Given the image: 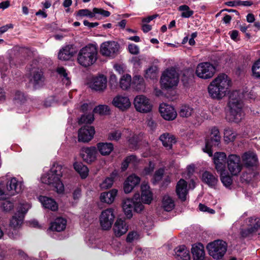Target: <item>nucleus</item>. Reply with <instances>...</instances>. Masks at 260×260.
Wrapping results in <instances>:
<instances>
[{"instance_id":"54","label":"nucleus","mask_w":260,"mask_h":260,"mask_svg":"<svg viewBox=\"0 0 260 260\" xmlns=\"http://www.w3.org/2000/svg\"><path fill=\"white\" fill-rule=\"evenodd\" d=\"M1 207L4 211L8 212L13 209L14 204L12 202L9 201L5 200L2 203Z\"/></svg>"},{"instance_id":"14","label":"nucleus","mask_w":260,"mask_h":260,"mask_svg":"<svg viewBox=\"0 0 260 260\" xmlns=\"http://www.w3.org/2000/svg\"><path fill=\"white\" fill-rule=\"evenodd\" d=\"M134 104L137 111L146 113L152 109L150 100L144 95H137L134 99Z\"/></svg>"},{"instance_id":"32","label":"nucleus","mask_w":260,"mask_h":260,"mask_svg":"<svg viewBox=\"0 0 260 260\" xmlns=\"http://www.w3.org/2000/svg\"><path fill=\"white\" fill-rule=\"evenodd\" d=\"M113 230L116 237H120L126 233L128 226L124 220L121 218L117 219L115 222Z\"/></svg>"},{"instance_id":"37","label":"nucleus","mask_w":260,"mask_h":260,"mask_svg":"<svg viewBox=\"0 0 260 260\" xmlns=\"http://www.w3.org/2000/svg\"><path fill=\"white\" fill-rule=\"evenodd\" d=\"M6 188L8 191H11V195H14L16 193H18L21 190V188L18 187V181L15 177L11 178V180L7 182Z\"/></svg>"},{"instance_id":"27","label":"nucleus","mask_w":260,"mask_h":260,"mask_svg":"<svg viewBox=\"0 0 260 260\" xmlns=\"http://www.w3.org/2000/svg\"><path fill=\"white\" fill-rule=\"evenodd\" d=\"M242 158L244 165L246 168H250L256 166L258 158L255 153L250 152H245Z\"/></svg>"},{"instance_id":"63","label":"nucleus","mask_w":260,"mask_h":260,"mask_svg":"<svg viewBox=\"0 0 260 260\" xmlns=\"http://www.w3.org/2000/svg\"><path fill=\"white\" fill-rule=\"evenodd\" d=\"M137 236V233L136 232L133 231L129 232L126 237V241L127 242L131 243L135 239V237Z\"/></svg>"},{"instance_id":"61","label":"nucleus","mask_w":260,"mask_h":260,"mask_svg":"<svg viewBox=\"0 0 260 260\" xmlns=\"http://www.w3.org/2000/svg\"><path fill=\"white\" fill-rule=\"evenodd\" d=\"M199 208L200 211L203 212H207L210 214H214L215 211L214 210L210 208L204 204L200 203L199 205Z\"/></svg>"},{"instance_id":"39","label":"nucleus","mask_w":260,"mask_h":260,"mask_svg":"<svg viewBox=\"0 0 260 260\" xmlns=\"http://www.w3.org/2000/svg\"><path fill=\"white\" fill-rule=\"evenodd\" d=\"M127 140L129 148L131 149L136 150L139 148V143L141 139L139 135L134 134L132 136L127 138Z\"/></svg>"},{"instance_id":"4","label":"nucleus","mask_w":260,"mask_h":260,"mask_svg":"<svg viewBox=\"0 0 260 260\" xmlns=\"http://www.w3.org/2000/svg\"><path fill=\"white\" fill-rule=\"evenodd\" d=\"M122 207L127 219H131L133 217V211L136 213H140L144 208L139 193H135L132 199H124L122 203Z\"/></svg>"},{"instance_id":"57","label":"nucleus","mask_w":260,"mask_h":260,"mask_svg":"<svg viewBox=\"0 0 260 260\" xmlns=\"http://www.w3.org/2000/svg\"><path fill=\"white\" fill-rule=\"evenodd\" d=\"M14 99L20 103H24L26 100L24 93L19 90L16 91Z\"/></svg>"},{"instance_id":"55","label":"nucleus","mask_w":260,"mask_h":260,"mask_svg":"<svg viewBox=\"0 0 260 260\" xmlns=\"http://www.w3.org/2000/svg\"><path fill=\"white\" fill-rule=\"evenodd\" d=\"M226 163V162H214L215 169L219 174L226 172L225 170Z\"/></svg>"},{"instance_id":"31","label":"nucleus","mask_w":260,"mask_h":260,"mask_svg":"<svg viewBox=\"0 0 260 260\" xmlns=\"http://www.w3.org/2000/svg\"><path fill=\"white\" fill-rule=\"evenodd\" d=\"M41 201L43 207L52 211H56L58 209V206L54 199L46 196H40Z\"/></svg>"},{"instance_id":"56","label":"nucleus","mask_w":260,"mask_h":260,"mask_svg":"<svg viewBox=\"0 0 260 260\" xmlns=\"http://www.w3.org/2000/svg\"><path fill=\"white\" fill-rule=\"evenodd\" d=\"M128 50L131 54L134 55H137L140 52L139 47L137 45L132 43L128 45Z\"/></svg>"},{"instance_id":"36","label":"nucleus","mask_w":260,"mask_h":260,"mask_svg":"<svg viewBox=\"0 0 260 260\" xmlns=\"http://www.w3.org/2000/svg\"><path fill=\"white\" fill-rule=\"evenodd\" d=\"M131 85L137 91L143 90L145 89V82L142 76L135 75L132 79Z\"/></svg>"},{"instance_id":"21","label":"nucleus","mask_w":260,"mask_h":260,"mask_svg":"<svg viewBox=\"0 0 260 260\" xmlns=\"http://www.w3.org/2000/svg\"><path fill=\"white\" fill-rule=\"evenodd\" d=\"M140 178L135 174L128 176L123 183L124 192L125 193L131 192L135 187L140 184Z\"/></svg>"},{"instance_id":"18","label":"nucleus","mask_w":260,"mask_h":260,"mask_svg":"<svg viewBox=\"0 0 260 260\" xmlns=\"http://www.w3.org/2000/svg\"><path fill=\"white\" fill-rule=\"evenodd\" d=\"M107 78L104 75L92 77L90 82V87L95 91H103L107 86Z\"/></svg>"},{"instance_id":"33","label":"nucleus","mask_w":260,"mask_h":260,"mask_svg":"<svg viewBox=\"0 0 260 260\" xmlns=\"http://www.w3.org/2000/svg\"><path fill=\"white\" fill-rule=\"evenodd\" d=\"M118 190L113 188L108 191L103 192L101 194L100 200L102 202L110 204L112 203L117 196Z\"/></svg>"},{"instance_id":"62","label":"nucleus","mask_w":260,"mask_h":260,"mask_svg":"<svg viewBox=\"0 0 260 260\" xmlns=\"http://www.w3.org/2000/svg\"><path fill=\"white\" fill-rule=\"evenodd\" d=\"M153 170L154 166L151 161H149L148 167H146L144 169V173L146 175H148L151 174Z\"/></svg>"},{"instance_id":"20","label":"nucleus","mask_w":260,"mask_h":260,"mask_svg":"<svg viewBox=\"0 0 260 260\" xmlns=\"http://www.w3.org/2000/svg\"><path fill=\"white\" fill-rule=\"evenodd\" d=\"M81 157L84 161L90 164L97 159L98 152L95 146H90L83 148Z\"/></svg>"},{"instance_id":"38","label":"nucleus","mask_w":260,"mask_h":260,"mask_svg":"<svg viewBox=\"0 0 260 260\" xmlns=\"http://www.w3.org/2000/svg\"><path fill=\"white\" fill-rule=\"evenodd\" d=\"M74 168L80 174L82 179H85L87 177L89 170L87 167L83 165V163L75 162L74 164Z\"/></svg>"},{"instance_id":"47","label":"nucleus","mask_w":260,"mask_h":260,"mask_svg":"<svg viewBox=\"0 0 260 260\" xmlns=\"http://www.w3.org/2000/svg\"><path fill=\"white\" fill-rule=\"evenodd\" d=\"M252 76L256 79H260V58L255 61L251 68Z\"/></svg>"},{"instance_id":"50","label":"nucleus","mask_w":260,"mask_h":260,"mask_svg":"<svg viewBox=\"0 0 260 260\" xmlns=\"http://www.w3.org/2000/svg\"><path fill=\"white\" fill-rule=\"evenodd\" d=\"M228 158L224 152H216L213 156L214 162H227Z\"/></svg>"},{"instance_id":"5","label":"nucleus","mask_w":260,"mask_h":260,"mask_svg":"<svg viewBox=\"0 0 260 260\" xmlns=\"http://www.w3.org/2000/svg\"><path fill=\"white\" fill-rule=\"evenodd\" d=\"M97 53L96 49L93 46H86L80 50L78 56V62L83 67L90 66L96 60Z\"/></svg>"},{"instance_id":"2","label":"nucleus","mask_w":260,"mask_h":260,"mask_svg":"<svg viewBox=\"0 0 260 260\" xmlns=\"http://www.w3.org/2000/svg\"><path fill=\"white\" fill-rule=\"evenodd\" d=\"M231 83V80L225 74H219L208 86L210 96L214 99H222L225 96Z\"/></svg>"},{"instance_id":"1","label":"nucleus","mask_w":260,"mask_h":260,"mask_svg":"<svg viewBox=\"0 0 260 260\" xmlns=\"http://www.w3.org/2000/svg\"><path fill=\"white\" fill-rule=\"evenodd\" d=\"M229 111L226 115V119L230 122H239L243 116V102L239 92L233 91L229 95L228 104Z\"/></svg>"},{"instance_id":"40","label":"nucleus","mask_w":260,"mask_h":260,"mask_svg":"<svg viewBox=\"0 0 260 260\" xmlns=\"http://www.w3.org/2000/svg\"><path fill=\"white\" fill-rule=\"evenodd\" d=\"M162 204L164 210L168 212L172 211L175 207L174 201L169 196H164Z\"/></svg>"},{"instance_id":"46","label":"nucleus","mask_w":260,"mask_h":260,"mask_svg":"<svg viewBox=\"0 0 260 260\" xmlns=\"http://www.w3.org/2000/svg\"><path fill=\"white\" fill-rule=\"evenodd\" d=\"M179 11H182L181 17L183 18H189L194 14V11L190 10V8L186 5L180 6L178 7Z\"/></svg>"},{"instance_id":"23","label":"nucleus","mask_w":260,"mask_h":260,"mask_svg":"<svg viewBox=\"0 0 260 260\" xmlns=\"http://www.w3.org/2000/svg\"><path fill=\"white\" fill-rule=\"evenodd\" d=\"M112 104L121 111L127 110L131 105L129 99L126 96L118 95L114 98Z\"/></svg>"},{"instance_id":"29","label":"nucleus","mask_w":260,"mask_h":260,"mask_svg":"<svg viewBox=\"0 0 260 260\" xmlns=\"http://www.w3.org/2000/svg\"><path fill=\"white\" fill-rule=\"evenodd\" d=\"M191 250L193 260H205L204 247L202 243L192 245Z\"/></svg>"},{"instance_id":"10","label":"nucleus","mask_w":260,"mask_h":260,"mask_svg":"<svg viewBox=\"0 0 260 260\" xmlns=\"http://www.w3.org/2000/svg\"><path fill=\"white\" fill-rule=\"evenodd\" d=\"M216 72L215 67L210 62L199 63L196 68L195 73L200 78L208 79L211 78Z\"/></svg>"},{"instance_id":"30","label":"nucleus","mask_w":260,"mask_h":260,"mask_svg":"<svg viewBox=\"0 0 260 260\" xmlns=\"http://www.w3.org/2000/svg\"><path fill=\"white\" fill-rule=\"evenodd\" d=\"M174 251L175 257L178 259L189 260L190 259L189 250L184 245L177 246Z\"/></svg>"},{"instance_id":"17","label":"nucleus","mask_w":260,"mask_h":260,"mask_svg":"<svg viewBox=\"0 0 260 260\" xmlns=\"http://www.w3.org/2000/svg\"><path fill=\"white\" fill-rule=\"evenodd\" d=\"M45 77L43 72L39 69H36L31 73L30 82L35 89H38L44 84Z\"/></svg>"},{"instance_id":"19","label":"nucleus","mask_w":260,"mask_h":260,"mask_svg":"<svg viewBox=\"0 0 260 260\" xmlns=\"http://www.w3.org/2000/svg\"><path fill=\"white\" fill-rule=\"evenodd\" d=\"M159 111L161 117L166 120H173L177 116V113L174 107L168 104H160Z\"/></svg>"},{"instance_id":"11","label":"nucleus","mask_w":260,"mask_h":260,"mask_svg":"<svg viewBox=\"0 0 260 260\" xmlns=\"http://www.w3.org/2000/svg\"><path fill=\"white\" fill-rule=\"evenodd\" d=\"M119 44L115 41H107L101 45L100 52L105 56L114 58L119 53Z\"/></svg>"},{"instance_id":"34","label":"nucleus","mask_w":260,"mask_h":260,"mask_svg":"<svg viewBox=\"0 0 260 260\" xmlns=\"http://www.w3.org/2000/svg\"><path fill=\"white\" fill-rule=\"evenodd\" d=\"M67 225V220L62 217H57L51 223L49 229L52 231L61 232L63 231Z\"/></svg>"},{"instance_id":"25","label":"nucleus","mask_w":260,"mask_h":260,"mask_svg":"<svg viewBox=\"0 0 260 260\" xmlns=\"http://www.w3.org/2000/svg\"><path fill=\"white\" fill-rule=\"evenodd\" d=\"M187 185V182L183 179H180L176 186L177 195L182 202H184L186 200V195L188 193Z\"/></svg>"},{"instance_id":"26","label":"nucleus","mask_w":260,"mask_h":260,"mask_svg":"<svg viewBox=\"0 0 260 260\" xmlns=\"http://www.w3.org/2000/svg\"><path fill=\"white\" fill-rule=\"evenodd\" d=\"M97 152L102 156H108L114 150V145L111 142H98L96 144Z\"/></svg>"},{"instance_id":"64","label":"nucleus","mask_w":260,"mask_h":260,"mask_svg":"<svg viewBox=\"0 0 260 260\" xmlns=\"http://www.w3.org/2000/svg\"><path fill=\"white\" fill-rule=\"evenodd\" d=\"M81 195V189L80 188H76L73 192V198L74 200H78Z\"/></svg>"},{"instance_id":"60","label":"nucleus","mask_w":260,"mask_h":260,"mask_svg":"<svg viewBox=\"0 0 260 260\" xmlns=\"http://www.w3.org/2000/svg\"><path fill=\"white\" fill-rule=\"evenodd\" d=\"M114 182L112 179H109L108 177H106V179L103 181L101 184L102 188H109L112 187Z\"/></svg>"},{"instance_id":"59","label":"nucleus","mask_w":260,"mask_h":260,"mask_svg":"<svg viewBox=\"0 0 260 260\" xmlns=\"http://www.w3.org/2000/svg\"><path fill=\"white\" fill-rule=\"evenodd\" d=\"M164 175V170L159 169L156 170L154 173L153 178L155 182H158L162 179Z\"/></svg>"},{"instance_id":"9","label":"nucleus","mask_w":260,"mask_h":260,"mask_svg":"<svg viewBox=\"0 0 260 260\" xmlns=\"http://www.w3.org/2000/svg\"><path fill=\"white\" fill-rule=\"evenodd\" d=\"M179 82L178 74L172 67L166 69L162 73L160 80L162 88L168 89L177 85Z\"/></svg>"},{"instance_id":"58","label":"nucleus","mask_w":260,"mask_h":260,"mask_svg":"<svg viewBox=\"0 0 260 260\" xmlns=\"http://www.w3.org/2000/svg\"><path fill=\"white\" fill-rule=\"evenodd\" d=\"M93 11L97 14H101L105 17H109L110 15V12L101 8H94Z\"/></svg>"},{"instance_id":"15","label":"nucleus","mask_w":260,"mask_h":260,"mask_svg":"<svg viewBox=\"0 0 260 260\" xmlns=\"http://www.w3.org/2000/svg\"><path fill=\"white\" fill-rule=\"evenodd\" d=\"M95 134L94 127L85 125L82 126L78 132V140L79 142L88 143L92 140Z\"/></svg>"},{"instance_id":"53","label":"nucleus","mask_w":260,"mask_h":260,"mask_svg":"<svg viewBox=\"0 0 260 260\" xmlns=\"http://www.w3.org/2000/svg\"><path fill=\"white\" fill-rule=\"evenodd\" d=\"M157 76V68L156 67L151 66L148 68L145 71V77L147 79H154Z\"/></svg>"},{"instance_id":"8","label":"nucleus","mask_w":260,"mask_h":260,"mask_svg":"<svg viewBox=\"0 0 260 260\" xmlns=\"http://www.w3.org/2000/svg\"><path fill=\"white\" fill-rule=\"evenodd\" d=\"M227 243L222 240H217L208 243L207 249L210 256L214 259H221L227 251Z\"/></svg>"},{"instance_id":"43","label":"nucleus","mask_w":260,"mask_h":260,"mask_svg":"<svg viewBox=\"0 0 260 260\" xmlns=\"http://www.w3.org/2000/svg\"><path fill=\"white\" fill-rule=\"evenodd\" d=\"M137 160V156L135 155H131L126 156L121 162V172L125 171L131 162H134Z\"/></svg>"},{"instance_id":"51","label":"nucleus","mask_w":260,"mask_h":260,"mask_svg":"<svg viewBox=\"0 0 260 260\" xmlns=\"http://www.w3.org/2000/svg\"><path fill=\"white\" fill-rule=\"evenodd\" d=\"M94 120V116L92 114H83L78 120L79 124H91Z\"/></svg>"},{"instance_id":"16","label":"nucleus","mask_w":260,"mask_h":260,"mask_svg":"<svg viewBox=\"0 0 260 260\" xmlns=\"http://www.w3.org/2000/svg\"><path fill=\"white\" fill-rule=\"evenodd\" d=\"M27 211L23 206H21L10 219L9 225L13 229L15 233L17 232L15 229L22 224Z\"/></svg>"},{"instance_id":"28","label":"nucleus","mask_w":260,"mask_h":260,"mask_svg":"<svg viewBox=\"0 0 260 260\" xmlns=\"http://www.w3.org/2000/svg\"><path fill=\"white\" fill-rule=\"evenodd\" d=\"M202 181L212 188H215L218 182L217 177L206 171L202 174Z\"/></svg>"},{"instance_id":"6","label":"nucleus","mask_w":260,"mask_h":260,"mask_svg":"<svg viewBox=\"0 0 260 260\" xmlns=\"http://www.w3.org/2000/svg\"><path fill=\"white\" fill-rule=\"evenodd\" d=\"M260 229V218L255 216L247 219V226L240 229L239 235L241 239H251Z\"/></svg>"},{"instance_id":"49","label":"nucleus","mask_w":260,"mask_h":260,"mask_svg":"<svg viewBox=\"0 0 260 260\" xmlns=\"http://www.w3.org/2000/svg\"><path fill=\"white\" fill-rule=\"evenodd\" d=\"M110 109L108 106L100 105L95 107L93 112L100 115H108L110 114Z\"/></svg>"},{"instance_id":"7","label":"nucleus","mask_w":260,"mask_h":260,"mask_svg":"<svg viewBox=\"0 0 260 260\" xmlns=\"http://www.w3.org/2000/svg\"><path fill=\"white\" fill-rule=\"evenodd\" d=\"M221 137L218 128L213 127L211 129L210 135L206 137L205 146L203 151L207 153L209 156L213 155V149L218 147L220 144Z\"/></svg>"},{"instance_id":"3","label":"nucleus","mask_w":260,"mask_h":260,"mask_svg":"<svg viewBox=\"0 0 260 260\" xmlns=\"http://www.w3.org/2000/svg\"><path fill=\"white\" fill-rule=\"evenodd\" d=\"M61 165L54 164L49 171L41 177L42 183L51 185L58 193H62L64 191V185L61 181Z\"/></svg>"},{"instance_id":"41","label":"nucleus","mask_w":260,"mask_h":260,"mask_svg":"<svg viewBox=\"0 0 260 260\" xmlns=\"http://www.w3.org/2000/svg\"><path fill=\"white\" fill-rule=\"evenodd\" d=\"M193 109L187 105H182L179 109V115L180 117L187 118L193 112Z\"/></svg>"},{"instance_id":"24","label":"nucleus","mask_w":260,"mask_h":260,"mask_svg":"<svg viewBox=\"0 0 260 260\" xmlns=\"http://www.w3.org/2000/svg\"><path fill=\"white\" fill-rule=\"evenodd\" d=\"M73 45H68L62 48L58 54V58L61 60H68L76 53Z\"/></svg>"},{"instance_id":"12","label":"nucleus","mask_w":260,"mask_h":260,"mask_svg":"<svg viewBox=\"0 0 260 260\" xmlns=\"http://www.w3.org/2000/svg\"><path fill=\"white\" fill-rule=\"evenodd\" d=\"M228 168L232 176L237 175L241 171L243 165L241 158L236 154H230L228 157Z\"/></svg>"},{"instance_id":"52","label":"nucleus","mask_w":260,"mask_h":260,"mask_svg":"<svg viewBox=\"0 0 260 260\" xmlns=\"http://www.w3.org/2000/svg\"><path fill=\"white\" fill-rule=\"evenodd\" d=\"M236 134L233 133V131L230 128L224 129V139L225 141L228 142H233L236 139Z\"/></svg>"},{"instance_id":"48","label":"nucleus","mask_w":260,"mask_h":260,"mask_svg":"<svg viewBox=\"0 0 260 260\" xmlns=\"http://www.w3.org/2000/svg\"><path fill=\"white\" fill-rule=\"evenodd\" d=\"M122 133L119 130L111 132L107 135V139L111 141H118L121 138Z\"/></svg>"},{"instance_id":"35","label":"nucleus","mask_w":260,"mask_h":260,"mask_svg":"<svg viewBox=\"0 0 260 260\" xmlns=\"http://www.w3.org/2000/svg\"><path fill=\"white\" fill-rule=\"evenodd\" d=\"M159 140L161 141L162 145L168 150L172 149V144L176 142L175 137L169 133H164L161 135Z\"/></svg>"},{"instance_id":"44","label":"nucleus","mask_w":260,"mask_h":260,"mask_svg":"<svg viewBox=\"0 0 260 260\" xmlns=\"http://www.w3.org/2000/svg\"><path fill=\"white\" fill-rule=\"evenodd\" d=\"M220 180L223 185L226 188L231 187L233 183V177L228 172L220 174Z\"/></svg>"},{"instance_id":"22","label":"nucleus","mask_w":260,"mask_h":260,"mask_svg":"<svg viewBox=\"0 0 260 260\" xmlns=\"http://www.w3.org/2000/svg\"><path fill=\"white\" fill-rule=\"evenodd\" d=\"M141 201L142 203L149 205L153 200V193L149 185L147 183H142L141 185Z\"/></svg>"},{"instance_id":"13","label":"nucleus","mask_w":260,"mask_h":260,"mask_svg":"<svg viewBox=\"0 0 260 260\" xmlns=\"http://www.w3.org/2000/svg\"><path fill=\"white\" fill-rule=\"evenodd\" d=\"M115 215L114 210L111 208L107 209L102 211L100 217V225L104 230H109L113 224Z\"/></svg>"},{"instance_id":"42","label":"nucleus","mask_w":260,"mask_h":260,"mask_svg":"<svg viewBox=\"0 0 260 260\" xmlns=\"http://www.w3.org/2000/svg\"><path fill=\"white\" fill-rule=\"evenodd\" d=\"M132 77L129 74L122 76L120 80V87L123 90L127 89L131 85Z\"/></svg>"},{"instance_id":"45","label":"nucleus","mask_w":260,"mask_h":260,"mask_svg":"<svg viewBox=\"0 0 260 260\" xmlns=\"http://www.w3.org/2000/svg\"><path fill=\"white\" fill-rule=\"evenodd\" d=\"M56 72L61 77H63L62 81L66 85L71 84L70 78L68 77L66 69L64 67H58L56 69Z\"/></svg>"}]
</instances>
